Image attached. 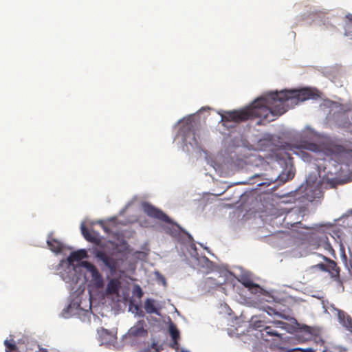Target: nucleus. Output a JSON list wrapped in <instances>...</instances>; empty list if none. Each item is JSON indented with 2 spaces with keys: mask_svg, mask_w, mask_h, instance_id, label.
Listing matches in <instances>:
<instances>
[{
  "mask_svg": "<svg viewBox=\"0 0 352 352\" xmlns=\"http://www.w3.org/2000/svg\"><path fill=\"white\" fill-rule=\"evenodd\" d=\"M307 186L305 190V197L309 201H312L317 198L322 196V192L320 182H314L312 184H309V180H306Z\"/></svg>",
  "mask_w": 352,
  "mask_h": 352,
  "instance_id": "10",
  "label": "nucleus"
},
{
  "mask_svg": "<svg viewBox=\"0 0 352 352\" xmlns=\"http://www.w3.org/2000/svg\"><path fill=\"white\" fill-rule=\"evenodd\" d=\"M323 258L328 262V264H332V265L337 264L334 261L330 260V259H327L324 256H323Z\"/></svg>",
  "mask_w": 352,
  "mask_h": 352,
  "instance_id": "30",
  "label": "nucleus"
},
{
  "mask_svg": "<svg viewBox=\"0 0 352 352\" xmlns=\"http://www.w3.org/2000/svg\"><path fill=\"white\" fill-rule=\"evenodd\" d=\"M107 267H109V269L111 270H116V267L117 265H107Z\"/></svg>",
  "mask_w": 352,
  "mask_h": 352,
  "instance_id": "31",
  "label": "nucleus"
},
{
  "mask_svg": "<svg viewBox=\"0 0 352 352\" xmlns=\"http://www.w3.org/2000/svg\"><path fill=\"white\" fill-rule=\"evenodd\" d=\"M287 150L300 156L305 162H310L311 160V155L307 151L315 153H322L324 155L338 164L348 165L352 160V150L332 142L325 144L321 147L316 143L302 139L295 144H289Z\"/></svg>",
  "mask_w": 352,
  "mask_h": 352,
  "instance_id": "2",
  "label": "nucleus"
},
{
  "mask_svg": "<svg viewBox=\"0 0 352 352\" xmlns=\"http://www.w3.org/2000/svg\"><path fill=\"white\" fill-rule=\"evenodd\" d=\"M120 289V282L116 279H111L109 281L106 288V293L108 294H118Z\"/></svg>",
  "mask_w": 352,
  "mask_h": 352,
  "instance_id": "16",
  "label": "nucleus"
},
{
  "mask_svg": "<svg viewBox=\"0 0 352 352\" xmlns=\"http://www.w3.org/2000/svg\"><path fill=\"white\" fill-rule=\"evenodd\" d=\"M182 352H188V351H182Z\"/></svg>",
  "mask_w": 352,
  "mask_h": 352,
  "instance_id": "37",
  "label": "nucleus"
},
{
  "mask_svg": "<svg viewBox=\"0 0 352 352\" xmlns=\"http://www.w3.org/2000/svg\"><path fill=\"white\" fill-rule=\"evenodd\" d=\"M58 270L62 279L66 283H76L80 278V274L78 273L80 268L82 265H59Z\"/></svg>",
  "mask_w": 352,
  "mask_h": 352,
  "instance_id": "6",
  "label": "nucleus"
},
{
  "mask_svg": "<svg viewBox=\"0 0 352 352\" xmlns=\"http://www.w3.org/2000/svg\"><path fill=\"white\" fill-rule=\"evenodd\" d=\"M345 35H346V36H349V35H350V34L346 32H345Z\"/></svg>",
  "mask_w": 352,
  "mask_h": 352,
  "instance_id": "34",
  "label": "nucleus"
},
{
  "mask_svg": "<svg viewBox=\"0 0 352 352\" xmlns=\"http://www.w3.org/2000/svg\"><path fill=\"white\" fill-rule=\"evenodd\" d=\"M47 244L49 249L56 254L66 255L71 251L70 248L66 246L59 240L54 238L52 234L47 236Z\"/></svg>",
  "mask_w": 352,
  "mask_h": 352,
  "instance_id": "8",
  "label": "nucleus"
},
{
  "mask_svg": "<svg viewBox=\"0 0 352 352\" xmlns=\"http://www.w3.org/2000/svg\"><path fill=\"white\" fill-rule=\"evenodd\" d=\"M264 331H265V333H267V335L280 337V334L278 333V331H276V330H272L270 327H267Z\"/></svg>",
  "mask_w": 352,
  "mask_h": 352,
  "instance_id": "23",
  "label": "nucleus"
},
{
  "mask_svg": "<svg viewBox=\"0 0 352 352\" xmlns=\"http://www.w3.org/2000/svg\"><path fill=\"white\" fill-rule=\"evenodd\" d=\"M144 310L146 313L148 314H159V312L157 308L155 306L154 300L153 299H146L144 302Z\"/></svg>",
  "mask_w": 352,
  "mask_h": 352,
  "instance_id": "17",
  "label": "nucleus"
},
{
  "mask_svg": "<svg viewBox=\"0 0 352 352\" xmlns=\"http://www.w3.org/2000/svg\"><path fill=\"white\" fill-rule=\"evenodd\" d=\"M346 19H347L349 23L352 24V14H346Z\"/></svg>",
  "mask_w": 352,
  "mask_h": 352,
  "instance_id": "29",
  "label": "nucleus"
},
{
  "mask_svg": "<svg viewBox=\"0 0 352 352\" xmlns=\"http://www.w3.org/2000/svg\"><path fill=\"white\" fill-rule=\"evenodd\" d=\"M185 144L197 147L199 143V135L197 133V123L190 119L182 122L179 131Z\"/></svg>",
  "mask_w": 352,
  "mask_h": 352,
  "instance_id": "4",
  "label": "nucleus"
},
{
  "mask_svg": "<svg viewBox=\"0 0 352 352\" xmlns=\"http://www.w3.org/2000/svg\"><path fill=\"white\" fill-rule=\"evenodd\" d=\"M170 336L174 341L173 345L172 346L173 348H175L176 346L178 345V340L179 338V331L176 328L175 326L171 325L170 327Z\"/></svg>",
  "mask_w": 352,
  "mask_h": 352,
  "instance_id": "19",
  "label": "nucleus"
},
{
  "mask_svg": "<svg viewBox=\"0 0 352 352\" xmlns=\"http://www.w3.org/2000/svg\"><path fill=\"white\" fill-rule=\"evenodd\" d=\"M273 324L275 327L280 328V329H285V325L287 324L285 322H283L280 320L274 321Z\"/></svg>",
  "mask_w": 352,
  "mask_h": 352,
  "instance_id": "25",
  "label": "nucleus"
},
{
  "mask_svg": "<svg viewBox=\"0 0 352 352\" xmlns=\"http://www.w3.org/2000/svg\"><path fill=\"white\" fill-rule=\"evenodd\" d=\"M155 275L157 280L161 283L164 286H166V282L164 276L157 271L155 272Z\"/></svg>",
  "mask_w": 352,
  "mask_h": 352,
  "instance_id": "22",
  "label": "nucleus"
},
{
  "mask_svg": "<svg viewBox=\"0 0 352 352\" xmlns=\"http://www.w3.org/2000/svg\"><path fill=\"white\" fill-rule=\"evenodd\" d=\"M112 246H114L115 251L119 252H123L127 250L128 249V244L126 241H122L120 245H115L113 243H111Z\"/></svg>",
  "mask_w": 352,
  "mask_h": 352,
  "instance_id": "21",
  "label": "nucleus"
},
{
  "mask_svg": "<svg viewBox=\"0 0 352 352\" xmlns=\"http://www.w3.org/2000/svg\"><path fill=\"white\" fill-rule=\"evenodd\" d=\"M321 271L327 272L336 281H340V268L338 265H318Z\"/></svg>",
  "mask_w": 352,
  "mask_h": 352,
  "instance_id": "15",
  "label": "nucleus"
},
{
  "mask_svg": "<svg viewBox=\"0 0 352 352\" xmlns=\"http://www.w3.org/2000/svg\"><path fill=\"white\" fill-rule=\"evenodd\" d=\"M293 352H301L300 351H298L297 349H292Z\"/></svg>",
  "mask_w": 352,
  "mask_h": 352,
  "instance_id": "32",
  "label": "nucleus"
},
{
  "mask_svg": "<svg viewBox=\"0 0 352 352\" xmlns=\"http://www.w3.org/2000/svg\"><path fill=\"white\" fill-rule=\"evenodd\" d=\"M292 215V214H289L284 219V223L288 228L293 229L294 228H297L311 230V232H309L310 237L317 239V243L318 245L322 246L325 250L329 251L335 256V251L329 243L327 234H330L333 238L336 236L339 238L340 232V230H332L331 232V228L324 225H315L313 227H307L302 226V223L300 221L291 223L288 221V219L291 218Z\"/></svg>",
  "mask_w": 352,
  "mask_h": 352,
  "instance_id": "3",
  "label": "nucleus"
},
{
  "mask_svg": "<svg viewBox=\"0 0 352 352\" xmlns=\"http://www.w3.org/2000/svg\"><path fill=\"white\" fill-rule=\"evenodd\" d=\"M350 267H351V269H352V265H350Z\"/></svg>",
  "mask_w": 352,
  "mask_h": 352,
  "instance_id": "39",
  "label": "nucleus"
},
{
  "mask_svg": "<svg viewBox=\"0 0 352 352\" xmlns=\"http://www.w3.org/2000/svg\"><path fill=\"white\" fill-rule=\"evenodd\" d=\"M69 254L67 258L68 264H73L74 262H80L79 264H91L88 261H82L88 258L87 252L85 249H80L76 251L69 252Z\"/></svg>",
  "mask_w": 352,
  "mask_h": 352,
  "instance_id": "11",
  "label": "nucleus"
},
{
  "mask_svg": "<svg viewBox=\"0 0 352 352\" xmlns=\"http://www.w3.org/2000/svg\"><path fill=\"white\" fill-rule=\"evenodd\" d=\"M297 349L300 350L301 352H315V349L313 348H306V349L297 348Z\"/></svg>",
  "mask_w": 352,
  "mask_h": 352,
  "instance_id": "27",
  "label": "nucleus"
},
{
  "mask_svg": "<svg viewBox=\"0 0 352 352\" xmlns=\"http://www.w3.org/2000/svg\"><path fill=\"white\" fill-rule=\"evenodd\" d=\"M188 237H189L190 239H192L191 235H190V234H188Z\"/></svg>",
  "mask_w": 352,
  "mask_h": 352,
  "instance_id": "36",
  "label": "nucleus"
},
{
  "mask_svg": "<svg viewBox=\"0 0 352 352\" xmlns=\"http://www.w3.org/2000/svg\"><path fill=\"white\" fill-rule=\"evenodd\" d=\"M145 322L143 320H139L133 327L129 329V334L132 336H142L147 334L144 329Z\"/></svg>",
  "mask_w": 352,
  "mask_h": 352,
  "instance_id": "14",
  "label": "nucleus"
},
{
  "mask_svg": "<svg viewBox=\"0 0 352 352\" xmlns=\"http://www.w3.org/2000/svg\"><path fill=\"white\" fill-rule=\"evenodd\" d=\"M134 294L138 297V298H141L143 295V292H142V289L140 288V286L138 285H136L135 289H134V292H133Z\"/></svg>",
  "mask_w": 352,
  "mask_h": 352,
  "instance_id": "24",
  "label": "nucleus"
},
{
  "mask_svg": "<svg viewBox=\"0 0 352 352\" xmlns=\"http://www.w3.org/2000/svg\"><path fill=\"white\" fill-rule=\"evenodd\" d=\"M37 352H47L46 351V349H40V351H37Z\"/></svg>",
  "mask_w": 352,
  "mask_h": 352,
  "instance_id": "33",
  "label": "nucleus"
},
{
  "mask_svg": "<svg viewBox=\"0 0 352 352\" xmlns=\"http://www.w3.org/2000/svg\"><path fill=\"white\" fill-rule=\"evenodd\" d=\"M142 209L144 213L152 218L157 219L163 222H166L171 225L170 228V234L172 236H176L177 232L182 230L181 227L177 223H173L171 219L161 210L155 208L149 203H143Z\"/></svg>",
  "mask_w": 352,
  "mask_h": 352,
  "instance_id": "5",
  "label": "nucleus"
},
{
  "mask_svg": "<svg viewBox=\"0 0 352 352\" xmlns=\"http://www.w3.org/2000/svg\"><path fill=\"white\" fill-rule=\"evenodd\" d=\"M312 96L313 92L309 89L270 92L256 99L246 108L226 112L222 115L221 120L224 122L239 123L250 118H259L270 122L285 113L290 107H294L300 102L308 100Z\"/></svg>",
  "mask_w": 352,
  "mask_h": 352,
  "instance_id": "1",
  "label": "nucleus"
},
{
  "mask_svg": "<svg viewBox=\"0 0 352 352\" xmlns=\"http://www.w3.org/2000/svg\"><path fill=\"white\" fill-rule=\"evenodd\" d=\"M81 232L84 238L89 242L95 244H99L101 242L100 236L98 232L94 230H89L84 224L81 225Z\"/></svg>",
  "mask_w": 352,
  "mask_h": 352,
  "instance_id": "13",
  "label": "nucleus"
},
{
  "mask_svg": "<svg viewBox=\"0 0 352 352\" xmlns=\"http://www.w3.org/2000/svg\"><path fill=\"white\" fill-rule=\"evenodd\" d=\"M104 230L106 231V232H108L107 229L104 227Z\"/></svg>",
  "mask_w": 352,
  "mask_h": 352,
  "instance_id": "35",
  "label": "nucleus"
},
{
  "mask_svg": "<svg viewBox=\"0 0 352 352\" xmlns=\"http://www.w3.org/2000/svg\"><path fill=\"white\" fill-rule=\"evenodd\" d=\"M236 278L241 285L249 289L253 294L258 293L261 289L259 285L254 282L252 274L248 272L241 273Z\"/></svg>",
  "mask_w": 352,
  "mask_h": 352,
  "instance_id": "9",
  "label": "nucleus"
},
{
  "mask_svg": "<svg viewBox=\"0 0 352 352\" xmlns=\"http://www.w3.org/2000/svg\"><path fill=\"white\" fill-rule=\"evenodd\" d=\"M339 318L341 320L342 324L346 328L347 330L352 333V318L349 315L344 314H339Z\"/></svg>",
  "mask_w": 352,
  "mask_h": 352,
  "instance_id": "18",
  "label": "nucleus"
},
{
  "mask_svg": "<svg viewBox=\"0 0 352 352\" xmlns=\"http://www.w3.org/2000/svg\"><path fill=\"white\" fill-rule=\"evenodd\" d=\"M4 345L6 348V352H7V351L18 352L19 351L18 347L16 346V345L13 340H6L4 341Z\"/></svg>",
  "mask_w": 352,
  "mask_h": 352,
  "instance_id": "20",
  "label": "nucleus"
},
{
  "mask_svg": "<svg viewBox=\"0 0 352 352\" xmlns=\"http://www.w3.org/2000/svg\"><path fill=\"white\" fill-rule=\"evenodd\" d=\"M85 267L87 271L91 273V278L88 283V289L89 292L94 290H98L102 289L104 286L103 278L100 273L96 268V265H82Z\"/></svg>",
  "mask_w": 352,
  "mask_h": 352,
  "instance_id": "7",
  "label": "nucleus"
},
{
  "mask_svg": "<svg viewBox=\"0 0 352 352\" xmlns=\"http://www.w3.org/2000/svg\"><path fill=\"white\" fill-rule=\"evenodd\" d=\"M135 310L137 311V314L139 316H144L143 311L142 309H140V308L138 306H135Z\"/></svg>",
  "mask_w": 352,
  "mask_h": 352,
  "instance_id": "28",
  "label": "nucleus"
},
{
  "mask_svg": "<svg viewBox=\"0 0 352 352\" xmlns=\"http://www.w3.org/2000/svg\"><path fill=\"white\" fill-rule=\"evenodd\" d=\"M326 182L331 188L335 187L337 184L334 179H327Z\"/></svg>",
  "mask_w": 352,
  "mask_h": 352,
  "instance_id": "26",
  "label": "nucleus"
},
{
  "mask_svg": "<svg viewBox=\"0 0 352 352\" xmlns=\"http://www.w3.org/2000/svg\"><path fill=\"white\" fill-rule=\"evenodd\" d=\"M94 254L98 261H101L103 264H111V262L113 260L114 252H110L108 248L105 247L102 249H95Z\"/></svg>",
  "mask_w": 352,
  "mask_h": 352,
  "instance_id": "12",
  "label": "nucleus"
},
{
  "mask_svg": "<svg viewBox=\"0 0 352 352\" xmlns=\"http://www.w3.org/2000/svg\"><path fill=\"white\" fill-rule=\"evenodd\" d=\"M6 352H10L9 351H7ZM18 352H20V351H18Z\"/></svg>",
  "mask_w": 352,
  "mask_h": 352,
  "instance_id": "38",
  "label": "nucleus"
}]
</instances>
